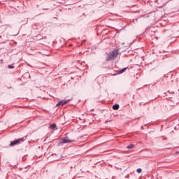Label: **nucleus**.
<instances>
[{
  "instance_id": "f257e3e1",
  "label": "nucleus",
  "mask_w": 179,
  "mask_h": 179,
  "mask_svg": "<svg viewBox=\"0 0 179 179\" xmlns=\"http://www.w3.org/2000/svg\"><path fill=\"white\" fill-rule=\"evenodd\" d=\"M120 55L119 50H114L109 52L106 56V61H113V59H115L117 57Z\"/></svg>"
},
{
  "instance_id": "f03ea898",
  "label": "nucleus",
  "mask_w": 179,
  "mask_h": 179,
  "mask_svg": "<svg viewBox=\"0 0 179 179\" xmlns=\"http://www.w3.org/2000/svg\"><path fill=\"white\" fill-rule=\"evenodd\" d=\"M26 139V137L16 139L13 141L10 142V146H16V145H20V143L24 142V140Z\"/></svg>"
},
{
  "instance_id": "9d476101",
  "label": "nucleus",
  "mask_w": 179,
  "mask_h": 179,
  "mask_svg": "<svg viewBox=\"0 0 179 179\" xmlns=\"http://www.w3.org/2000/svg\"><path fill=\"white\" fill-rule=\"evenodd\" d=\"M8 68H10V69H13L14 67L13 66L9 65Z\"/></svg>"
},
{
  "instance_id": "39448f33",
  "label": "nucleus",
  "mask_w": 179,
  "mask_h": 179,
  "mask_svg": "<svg viewBox=\"0 0 179 179\" xmlns=\"http://www.w3.org/2000/svg\"><path fill=\"white\" fill-rule=\"evenodd\" d=\"M113 110H118L120 108V105L118 104H115L113 106Z\"/></svg>"
},
{
  "instance_id": "1a4fd4ad",
  "label": "nucleus",
  "mask_w": 179,
  "mask_h": 179,
  "mask_svg": "<svg viewBox=\"0 0 179 179\" xmlns=\"http://www.w3.org/2000/svg\"><path fill=\"white\" fill-rule=\"evenodd\" d=\"M137 173H142V169H137Z\"/></svg>"
},
{
  "instance_id": "6e6552de",
  "label": "nucleus",
  "mask_w": 179,
  "mask_h": 179,
  "mask_svg": "<svg viewBox=\"0 0 179 179\" xmlns=\"http://www.w3.org/2000/svg\"><path fill=\"white\" fill-rule=\"evenodd\" d=\"M133 148H134V144L127 146V149H133Z\"/></svg>"
},
{
  "instance_id": "7ed1b4c3",
  "label": "nucleus",
  "mask_w": 179,
  "mask_h": 179,
  "mask_svg": "<svg viewBox=\"0 0 179 179\" xmlns=\"http://www.w3.org/2000/svg\"><path fill=\"white\" fill-rule=\"evenodd\" d=\"M61 143H71V142H75L74 139H69V137H65L60 140Z\"/></svg>"
},
{
  "instance_id": "423d86ee",
  "label": "nucleus",
  "mask_w": 179,
  "mask_h": 179,
  "mask_svg": "<svg viewBox=\"0 0 179 179\" xmlns=\"http://www.w3.org/2000/svg\"><path fill=\"white\" fill-rule=\"evenodd\" d=\"M125 71H127V68H124L123 69L120 70L119 71V73H124V72H125Z\"/></svg>"
},
{
  "instance_id": "0eeeda50",
  "label": "nucleus",
  "mask_w": 179,
  "mask_h": 179,
  "mask_svg": "<svg viewBox=\"0 0 179 179\" xmlns=\"http://www.w3.org/2000/svg\"><path fill=\"white\" fill-rule=\"evenodd\" d=\"M50 128H52V129H55V128H57V124H53L50 126Z\"/></svg>"
},
{
  "instance_id": "20e7f679",
  "label": "nucleus",
  "mask_w": 179,
  "mask_h": 179,
  "mask_svg": "<svg viewBox=\"0 0 179 179\" xmlns=\"http://www.w3.org/2000/svg\"><path fill=\"white\" fill-rule=\"evenodd\" d=\"M69 100L68 101H60L57 104V107H59V106H65V104H67V103H69Z\"/></svg>"
}]
</instances>
